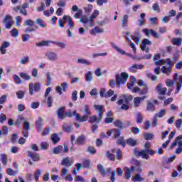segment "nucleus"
I'll use <instances>...</instances> for the list:
<instances>
[{
  "mask_svg": "<svg viewBox=\"0 0 182 182\" xmlns=\"http://www.w3.org/2000/svg\"><path fill=\"white\" fill-rule=\"evenodd\" d=\"M132 100H133V96L124 95L123 99H120L117 102V105L121 106V109L122 110H129V107H130V105H129V103H130V102H132Z\"/></svg>",
  "mask_w": 182,
  "mask_h": 182,
  "instance_id": "f257e3e1",
  "label": "nucleus"
},
{
  "mask_svg": "<svg viewBox=\"0 0 182 182\" xmlns=\"http://www.w3.org/2000/svg\"><path fill=\"white\" fill-rule=\"evenodd\" d=\"M81 112H82V113H84V115L80 117V114H76V120L77 122H87V119L90 117V114H92V112H90V106L85 105L83 107Z\"/></svg>",
  "mask_w": 182,
  "mask_h": 182,
  "instance_id": "f03ea898",
  "label": "nucleus"
},
{
  "mask_svg": "<svg viewBox=\"0 0 182 182\" xmlns=\"http://www.w3.org/2000/svg\"><path fill=\"white\" fill-rule=\"evenodd\" d=\"M129 80V74L122 73L120 75H117V87H120V85H126V82Z\"/></svg>",
  "mask_w": 182,
  "mask_h": 182,
  "instance_id": "7ed1b4c3",
  "label": "nucleus"
},
{
  "mask_svg": "<svg viewBox=\"0 0 182 182\" xmlns=\"http://www.w3.org/2000/svg\"><path fill=\"white\" fill-rule=\"evenodd\" d=\"M28 90L30 95L33 96V90L34 92H39L41 90V82H36L34 84L33 82H31L28 85Z\"/></svg>",
  "mask_w": 182,
  "mask_h": 182,
  "instance_id": "20e7f679",
  "label": "nucleus"
},
{
  "mask_svg": "<svg viewBox=\"0 0 182 182\" xmlns=\"http://www.w3.org/2000/svg\"><path fill=\"white\" fill-rule=\"evenodd\" d=\"M65 109H66V107H61L57 110V116L60 120H64L68 116L72 117V114L70 113L69 115H68V113L65 112Z\"/></svg>",
  "mask_w": 182,
  "mask_h": 182,
  "instance_id": "39448f33",
  "label": "nucleus"
},
{
  "mask_svg": "<svg viewBox=\"0 0 182 182\" xmlns=\"http://www.w3.org/2000/svg\"><path fill=\"white\" fill-rule=\"evenodd\" d=\"M114 95V91H113V90H109L108 92H106V89L102 88L100 90V97H105V99H107V97H112Z\"/></svg>",
  "mask_w": 182,
  "mask_h": 182,
  "instance_id": "423d86ee",
  "label": "nucleus"
},
{
  "mask_svg": "<svg viewBox=\"0 0 182 182\" xmlns=\"http://www.w3.org/2000/svg\"><path fill=\"white\" fill-rule=\"evenodd\" d=\"M3 22L5 24L6 29H11V28H12V26L14 25V21L12 20V17L9 15L5 16Z\"/></svg>",
  "mask_w": 182,
  "mask_h": 182,
  "instance_id": "0eeeda50",
  "label": "nucleus"
},
{
  "mask_svg": "<svg viewBox=\"0 0 182 182\" xmlns=\"http://www.w3.org/2000/svg\"><path fill=\"white\" fill-rule=\"evenodd\" d=\"M134 155L136 157H141V159H145V160H149L150 156H149V154H147V149H144L137 152H134Z\"/></svg>",
  "mask_w": 182,
  "mask_h": 182,
  "instance_id": "6e6552de",
  "label": "nucleus"
},
{
  "mask_svg": "<svg viewBox=\"0 0 182 182\" xmlns=\"http://www.w3.org/2000/svg\"><path fill=\"white\" fill-rule=\"evenodd\" d=\"M147 99V96L136 97L134 98V107L137 108L140 106L141 102Z\"/></svg>",
  "mask_w": 182,
  "mask_h": 182,
  "instance_id": "1a4fd4ad",
  "label": "nucleus"
},
{
  "mask_svg": "<svg viewBox=\"0 0 182 182\" xmlns=\"http://www.w3.org/2000/svg\"><path fill=\"white\" fill-rule=\"evenodd\" d=\"M75 144L78 146H85L86 144V136L81 134L77 136L75 141Z\"/></svg>",
  "mask_w": 182,
  "mask_h": 182,
  "instance_id": "9d476101",
  "label": "nucleus"
},
{
  "mask_svg": "<svg viewBox=\"0 0 182 182\" xmlns=\"http://www.w3.org/2000/svg\"><path fill=\"white\" fill-rule=\"evenodd\" d=\"M142 32L146 35V36H150V33L154 38H159V33L153 29L149 30L148 28H144L142 30Z\"/></svg>",
  "mask_w": 182,
  "mask_h": 182,
  "instance_id": "9b49d317",
  "label": "nucleus"
},
{
  "mask_svg": "<svg viewBox=\"0 0 182 182\" xmlns=\"http://www.w3.org/2000/svg\"><path fill=\"white\" fill-rule=\"evenodd\" d=\"M104 107H105L103 105H94V109H95V110L98 112L99 120H103L102 114L105 113V109H103Z\"/></svg>",
  "mask_w": 182,
  "mask_h": 182,
  "instance_id": "f8f14e48",
  "label": "nucleus"
},
{
  "mask_svg": "<svg viewBox=\"0 0 182 182\" xmlns=\"http://www.w3.org/2000/svg\"><path fill=\"white\" fill-rule=\"evenodd\" d=\"M46 58L50 60V62H55L58 60V54L55 52H47L46 53Z\"/></svg>",
  "mask_w": 182,
  "mask_h": 182,
  "instance_id": "ddd939ff",
  "label": "nucleus"
},
{
  "mask_svg": "<svg viewBox=\"0 0 182 182\" xmlns=\"http://www.w3.org/2000/svg\"><path fill=\"white\" fill-rule=\"evenodd\" d=\"M162 86L163 85L161 84H159L156 87V91L157 92V93L159 95H161V96H164V95H166V93H167V88L162 87Z\"/></svg>",
  "mask_w": 182,
  "mask_h": 182,
  "instance_id": "4468645a",
  "label": "nucleus"
},
{
  "mask_svg": "<svg viewBox=\"0 0 182 182\" xmlns=\"http://www.w3.org/2000/svg\"><path fill=\"white\" fill-rule=\"evenodd\" d=\"M73 165V160L66 157L64 158L61 161V166H65V167H72Z\"/></svg>",
  "mask_w": 182,
  "mask_h": 182,
  "instance_id": "2eb2a0df",
  "label": "nucleus"
},
{
  "mask_svg": "<svg viewBox=\"0 0 182 182\" xmlns=\"http://www.w3.org/2000/svg\"><path fill=\"white\" fill-rule=\"evenodd\" d=\"M27 154L28 157H31L33 161H39L41 160V157L39 156V154L32 153L30 151H27Z\"/></svg>",
  "mask_w": 182,
  "mask_h": 182,
  "instance_id": "dca6fc26",
  "label": "nucleus"
},
{
  "mask_svg": "<svg viewBox=\"0 0 182 182\" xmlns=\"http://www.w3.org/2000/svg\"><path fill=\"white\" fill-rule=\"evenodd\" d=\"M182 87V75L179 76L178 81L176 82V87L175 90V95H177Z\"/></svg>",
  "mask_w": 182,
  "mask_h": 182,
  "instance_id": "f3484780",
  "label": "nucleus"
},
{
  "mask_svg": "<svg viewBox=\"0 0 182 182\" xmlns=\"http://www.w3.org/2000/svg\"><path fill=\"white\" fill-rule=\"evenodd\" d=\"M77 63H78L79 65H85L86 66H90V65H92V62L85 58H77Z\"/></svg>",
  "mask_w": 182,
  "mask_h": 182,
  "instance_id": "a211bd4d",
  "label": "nucleus"
},
{
  "mask_svg": "<svg viewBox=\"0 0 182 182\" xmlns=\"http://www.w3.org/2000/svg\"><path fill=\"white\" fill-rule=\"evenodd\" d=\"M103 32H105V30L103 28L95 27L92 29V31H90V33L92 35H94V36H96L97 33H103Z\"/></svg>",
  "mask_w": 182,
  "mask_h": 182,
  "instance_id": "6ab92c4d",
  "label": "nucleus"
},
{
  "mask_svg": "<svg viewBox=\"0 0 182 182\" xmlns=\"http://www.w3.org/2000/svg\"><path fill=\"white\" fill-rule=\"evenodd\" d=\"M63 21H65L67 22L70 28H73L75 26V24L73 23V22H72V18H70V16H63Z\"/></svg>",
  "mask_w": 182,
  "mask_h": 182,
  "instance_id": "aec40b11",
  "label": "nucleus"
},
{
  "mask_svg": "<svg viewBox=\"0 0 182 182\" xmlns=\"http://www.w3.org/2000/svg\"><path fill=\"white\" fill-rule=\"evenodd\" d=\"M60 141V137H59V134L58 133L53 134L51 135V141H53V144H56V143H59Z\"/></svg>",
  "mask_w": 182,
  "mask_h": 182,
  "instance_id": "412c9836",
  "label": "nucleus"
},
{
  "mask_svg": "<svg viewBox=\"0 0 182 182\" xmlns=\"http://www.w3.org/2000/svg\"><path fill=\"white\" fill-rule=\"evenodd\" d=\"M146 45H152V43L147 38L144 39L142 41V44L141 45V50H146Z\"/></svg>",
  "mask_w": 182,
  "mask_h": 182,
  "instance_id": "4be33fe9",
  "label": "nucleus"
},
{
  "mask_svg": "<svg viewBox=\"0 0 182 182\" xmlns=\"http://www.w3.org/2000/svg\"><path fill=\"white\" fill-rule=\"evenodd\" d=\"M173 45L175 46H181L182 43V38H173L171 40Z\"/></svg>",
  "mask_w": 182,
  "mask_h": 182,
  "instance_id": "5701e85b",
  "label": "nucleus"
},
{
  "mask_svg": "<svg viewBox=\"0 0 182 182\" xmlns=\"http://www.w3.org/2000/svg\"><path fill=\"white\" fill-rule=\"evenodd\" d=\"M126 143H127V144H128V146H131L132 147L134 146H137V141H136L133 138H129V139H127Z\"/></svg>",
  "mask_w": 182,
  "mask_h": 182,
  "instance_id": "b1692460",
  "label": "nucleus"
},
{
  "mask_svg": "<svg viewBox=\"0 0 182 182\" xmlns=\"http://www.w3.org/2000/svg\"><path fill=\"white\" fill-rule=\"evenodd\" d=\"M43 121L42 118H39L36 122L37 132H41V130H42V124H43Z\"/></svg>",
  "mask_w": 182,
  "mask_h": 182,
  "instance_id": "393cba45",
  "label": "nucleus"
},
{
  "mask_svg": "<svg viewBox=\"0 0 182 182\" xmlns=\"http://www.w3.org/2000/svg\"><path fill=\"white\" fill-rule=\"evenodd\" d=\"M154 116L158 119H161V117H164V116H166V109H160L158 113L154 114Z\"/></svg>",
  "mask_w": 182,
  "mask_h": 182,
  "instance_id": "a878e982",
  "label": "nucleus"
},
{
  "mask_svg": "<svg viewBox=\"0 0 182 182\" xmlns=\"http://www.w3.org/2000/svg\"><path fill=\"white\" fill-rule=\"evenodd\" d=\"M161 70L162 73H165L166 75H170V73H171V66H169L168 68L166 66H163L161 68Z\"/></svg>",
  "mask_w": 182,
  "mask_h": 182,
  "instance_id": "bb28decb",
  "label": "nucleus"
},
{
  "mask_svg": "<svg viewBox=\"0 0 182 182\" xmlns=\"http://www.w3.org/2000/svg\"><path fill=\"white\" fill-rule=\"evenodd\" d=\"M97 169L99 170L100 174H102V176L103 177H105V176H106V169L105 168V167H103V165L102 164H98L97 165Z\"/></svg>",
  "mask_w": 182,
  "mask_h": 182,
  "instance_id": "cd10ccee",
  "label": "nucleus"
},
{
  "mask_svg": "<svg viewBox=\"0 0 182 182\" xmlns=\"http://www.w3.org/2000/svg\"><path fill=\"white\" fill-rule=\"evenodd\" d=\"M63 130H64V132H66V133H70V132H72V125L65 123L63 125Z\"/></svg>",
  "mask_w": 182,
  "mask_h": 182,
  "instance_id": "c85d7f7f",
  "label": "nucleus"
},
{
  "mask_svg": "<svg viewBox=\"0 0 182 182\" xmlns=\"http://www.w3.org/2000/svg\"><path fill=\"white\" fill-rule=\"evenodd\" d=\"M112 48H114V49H115V50H117V52H118V53H120L121 55H124V53H126L124 52V50H122V48H119L117 46H116V44H114V43H110Z\"/></svg>",
  "mask_w": 182,
  "mask_h": 182,
  "instance_id": "c756f323",
  "label": "nucleus"
},
{
  "mask_svg": "<svg viewBox=\"0 0 182 182\" xmlns=\"http://www.w3.org/2000/svg\"><path fill=\"white\" fill-rule=\"evenodd\" d=\"M112 48H114V49H115V50H117V52H118V53H120L121 55H124V53H126L124 52V50H122V48H119L117 46H116V44H114V43H110Z\"/></svg>",
  "mask_w": 182,
  "mask_h": 182,
  "instance_id": "7c9ffc66",
  "label": "nucleus"
},
{
  "mask_svg": "<svg viewBox=\"0 0 182 182\" xmlns=\"http://www.w3.org/2000/svg\"><path fill=\"white\" fill-rule=\"evenodd\" d=\"M117 144H119V146H122L123 147H125L126 141H124V137L119 136L117 141Z\"/></svg>",
  "mask_w": 182,
  "mask_h": 182,
  "instance_id": "2f4dec72",
  "label": "nucleus"
},
{
  "mask_svg": "<svg viewBox=\"0 0 182 182\" xmlns=\"http://www.w3.org/2000/svg\"><path fill=\"white\" fill-rule=\"evenodd\" d=\"M88 122L89 123H91V124H93L94 123H99L100 122H102V120H99V118H97L96 115H94L90 117V120Z\"/></svg>",
  "mask_w": 182,
  "mask_h": 182,
  "instance_id": "473e14b6",
  "label": "nucleus"
},
{
  "mask_svg": "<svg viewBox=\"0 0 182 182\" xmlns=\"http://www.w3.org/2000/svg\"><path fill=\"white\" fill-rule=\"evenodd\" d=\"M19 75L24 80H31V79H32V77L30 75L27 74L26 73H20Z\"/></svg>",
  "mask_w": 182,
  "mask_h": 182,
  "instance_id": "72a5a7b5",
  "label": "nucleus"
},
{
  "mask_svg": "<svg viewBox=\"0 0 182 182\" xmlns=\"http://www.w3.org/2000/svg\"><path fill=\"white\" fill-rule=\"evenodd\" d=\"M114 124L116 127H119V129H124V124H123V122L119 119L115 120L114 122Z\"/></svg>",
  "mask_w": 182,
  "mask_h": 182,
  "instance_id": "f704fd0d",
  "label": "nucleus"
},
{
  "mask_svg": "<svg viewBox=\"0 0 182 182\" xmlns=\"http://www.w3.org/2000/svg\"><path fill=\"white\" fill-rule=\"evenodd\" d=\"M127 19H129V15H124L121 23V26H122V28H124L126 25H127Z\"/></svg>",
  "mask_w": 182,
  "mask_h": 182,
  "instance_id": "c9c22d12",
  "label": "nucleus"
},
{
  "mask_svg": "<svg viewBox=\"0 0 182 182\" xmlns=\"http://www.w3.org/2000/svg\"><path fill=\"white\" fill-rule=\"evenodd\" d=\"M53 41H43L41 42L37 43L36 44V46H38L39 48H41L42 46H49V43H50Z\"/></svg>",
  "mask_w": 182,
  "mask_h": 182,
  "instance_id": "e433bc0d",
  "label": "nucleus"
},
{
  "mask_svg": "<svg viewBox=\"0 0 182 182\" xmlns=\"http://www.w3.org/2000/svg\"><path fill=\"white\" fill-rule=\"evenodd\" d=\"M147 93H149V87L147 85H144V89L139 90V95L141 96H146Z\"/></svg>",
  "mask_w": 182,
  "mask_h": 182,
  "instance_id": "4c0bfd02",
  "label": "nucleus"
},
{
  "mask_svg": "<svg viewBox=\"0 0 182 182\" xmlns=\"http://www.w3.org/2000/svg\"><path fill=\"white\" fill-rule=\"evenodd\" d=\"M134 85H136V77L132 76L131 77V81L127 84V86L128 89H132Z\"/></svg>",
  "mask_w": 182,
  "mask_h": 182,
  "instance_id": "58836bf2",
  "label": "nucleus"
},
{
  "mask_svg": "<svg viewBox=\"0 0 182 182\" xmlns=\"http://www.w3.org/2000/svg\"><path fill=\"white\" fill-rule=\"evenodd\" d=\"M93 80V74L92 72L89 71L85 74V81L86 82H92Z\"/></svg>",
  "mask_w": 182,
  "mask_h": 182,
  "instance_id": "ea45409f",
  "label": "nucleus"
},
{
  "mask_svg": "<svg viewBox=\"0 0 182 182\" xmlns=\"http://www.w3.org/2000/svg\"><path fill=\"white\" fill-rule=\"evenodd\" d=\"M125 178L126 180H129L130 178V175L132 174V170L130 169V168L129 167H125Z\"/></svg>",
  "mask_w": 182,
  "mask_h": 182,
  "instance_id": "a19ab883",
  "label": "nucleus"
},
{
  "mask_svg": "<svg viewBox=\"0 0 182 182\" xmlns=\"http://www.w3.org/2000/svg\"><path fill=\"white\" fill-rule=\"evenodd\" d=\"M14 82H15V83H16V85H22V83L23 82V80L22 79H21V77L18 75H14Z\"/></svg>",
  "mask_w": 182,
  "mask_h": 182,
  "instance_id": "79ce46f5",
  "label": "nucleus"
},
{
  "mask_svg": "<svg viewBox=\"0 0 182 182\" xmlns=\"http://www.w3.org/2000/svg\"><path fill=\"white\" fill-rule=\"evenodd\" d=\"M36 23L37 25H39L41 28H46V24H45V21L43 19L37 18L36 20Z\"/></svg>",
  "mask_w": 182,
  "mask_h": 182,
  "instance_id": "37998d69",
  "label": "nucleus"
},
{
  "mask_svg": "<svg viewBox=\"0 0 182 182\" xmlns=\"http://www.w3.org/2000/svg\"><path fill=\"white\" fill-rule=\"evenodd\" d=\"M146 110H149V112H154V110H156V107L154 106V105H153L152 102H149L147 104Z\"/></svg>",
  "mask_w": 182,
  "mask_h": 182,
  "instance_id": "c03bdc74",
  "label": "nucleus"
},
{
  "mask_svg": "<svg viewBox=\"0 0 182 182\" xmlns=\"http://www.w3.org/2000/svg\"><path fill=\"white\" fill-rule=\"evenodd\" d=\"M136 123L139 124H141L143 123V116H141V114L140 112L136 113Z\"/></svg>",
  "mask_w": 182,
  "mask_h": 182,
  "instance_id": "a18cd8bd",
  "label": "nucleus"
},
{
  "mask_svg": "<svg viewBox=\"0 0 182 182\" xmlns=\"http://www.w3.org/2000/svg\"><path fill=\"white\" fill-rule=\"evenodd\" d=\"M154 136V135H153V134L151 133H144V139L145 140H153V137Z\"/></svg>",
  "mask_w": 182,
  "mask_h": 182,
  "instance_id": "49530a36",
  "label": "nucleus"
},
{
  "mask_svg": "<svg viewBox=\"0 0 182 182\" xmlns=\"http://www.w3.org/2000/svg\"><path fill=\"white\" fill-rule=\"evenodd\" d=\"M10 33H11V36H13L14 38H18V36H19V31H18V29H16V28H13L10 31Z\"/></svg>",
  "mask_w": 182,
  "mask_h": 182,
  "instance_id": "de8ad7c7",
  "label": "nucleus"
},
{
  "mask_svg": "<svg viewBox=\"0 0 182 182\" xmlns=\"http://www.w3.org/2000/svg\"><path fill=\"white\" fill-rule=\"evenodd\" d=\"M132 181H144V178H141L140 174H136L132 178Z\"/></svg>",
  "mask_w": 182,
  "mask_h": 182,
  "instance_id": "09e8293b",
  "label": "nucleus"
},
{
  "mask_svg": "<svg viewBox=\"0 0 182 182\" xmlns=\"http://www.w3.org/2000/svg\"><path fill=\"white\" fill-rule=\"evenodd\" d=\"M106 156L109 160H111V161H114V160H116L114 155L109 151H106Z\"/></svg>",
  "mask_w": 182,
  "mask_h": 182,
  "instance_id": "8fccbe9b",
  "label": "nucleus"
},
{
  "mask_svg": "<svg viewBox=\"0 0 182 182\" xmlns=\"http://www.w3.org/2000/svg\"><path fill=\"white\" fill-rule=\"evenodd\" d=\"M53 43H54V45H57V46H59L61 49H65L66 48V43H65L53 41Z\"/></svg>",
  "mask_w": 182,
  "mask_h": 182,
  "instance_id": "3c124183",
  "label": "nucleus"
},
{
  "mask_svg": "<svg viewBox=\"0 0 182 182\" xmlns=\"http://www.w3.org/2000/svg\"><path fill=\"white\" fill-rule=\"evenodd\" d=\"M2 130L0 129V136H2V134H8L9 132V129L6 126H3Z\"/></svg>",
  "mask_w": 182,
  "mask_h": 182,
  "instance_id": "603ef678",
  "label": "nucleus"
},
{
  "mask_svg": "<svg viewBox=\"0 0 182 182\" xmlns=\"http://www.w3.org/2000/svg\"><path fill=\"white\" fill-rule=\"evenodd\" d=\"M120 130L117 129H114L112 130V134H113V137L114 139H117V137H119V136H120Z\"/></svg>",
  "mask_w": 182,
  "mask_h": 182,
  "instance_id": "864d4df0",
  "label": "nucleus"
},
{
  "mask_svg": "<svg viewBox=\"0 0 182 182\" xmlns=\"http://www.w3.org/2000/svg\"><path fill=\"white\" fill-rule=\"evenodd\" d=\"M18 171H14L12 168H7L6 173L9 176H16L18 174Z\"/></svg>",
  "mask_w": 182,
  "mask_h": 182,
  "instance_id": "5fc2aeb1",
  "label": "nucleus"
},
{
  "mask_svg": "<svg viewBox=\"0 0 182 182\" xmlns=\"http://www.w3.org/2000/svg\"><path fill=\"white\" fill-rule=\"evenodd\" d=\"M41 174H42V171H41V169H37V171H36V173L34 174V178H35L36 181H39V177H40Z\"/></svg>",
  "mask_w": 182,
  "mask_h": 182,
  "instance_id": "6e6d98bb",
  "label": "nucleus"
},
{
  "mask_svg": "<svg viewBox=\"0 0 182 182\" xmlns=\"http://www.w3.org/2000/svg\"><path fill=\"white\" fill-rule=\"evenodd\" d=\"M174 83H176V82L173 80L167 79L166 85L168 86V87H173L174 86Z\"/></svg>",
  "mask_w": 182,
  "mask_h": 182,
  "instance_id": "4d7b16f0",
  "label": "nucleus"
},
{
  "mask_svg": "<svg viewBox=\"0 0 182 182\" xmlns=\"http://www.w3.org/2000/svg\"><path fill=\"white\" fill-rule=\"evenodd\" d=\"M146 76L149 79H151V80H154V82H157V80H159V77L151 73L146 74Z\"/></svg>",
  "mask_w": 182,
  "mask_h": 182,
  "instance_id": "13d9d810",
  "label": "nucleus"
},
{
  "mask_svg": "<svg viewBox=\"0 0 182 182\" xmlns=\"http://www.w3.org/2000/svg\"><path fill=\"white\" fill-rule=\"evenodd\" d=\"M20 63L21 65H26V63H29V58L28 56H25L20 60Z\"/></svg>",
  "mask_w": 182,
  "mask_h": 182,
  "instance_id": "bf43d9fd",
  "label": "nucleus"
},
{
  "mask_svg": "<svg viewBox=\"0 0 182 182\" xmlns=\"http://www.w3.org/2000/svg\"><path fill=\"white\" fill-rule=\"evenodd\" d=\"M137 64H134L131 67H129V70L132 72V73H136L137 72Z\"/></svg>",
  "mask_w": 182,
  "mask_h": 182,
  "instance_id": "052dcab7",
  "label": "nucleus"
},
{
  "mask_svg": "<svg viewBox=\"0 0 182 182\" xmlns=\"http://www.w3.org/2000/svg\"><path fill=\"white\" fill-rule=\"evenodd\" d=\"M23 26L32 27L33 26V21L31 19H27L24 21Z\"/></svg>",
  "mask_w": 182,
  "mask_h": 182,
  "instance_id": "680f3d73",
  "label": "nucleus"
},
{
  "mask_svg": "<svg viewBox=\"0 0 182 182\" xmlns=\"http://www.w3.org/2000/svg\"><path fill=\"white\" fill-rule=\"evenodd\" d=\"M74 180L76 182H85V178H83V176H79V175H76Z\"/></svg>",
  "mask_w": 182,
  "mask_h": 182,
  "instance_id": "e2e57ef3",
  "label": "nucleus"
},
{
  "mask_svg": "<svg viewBox=\"0 0 182 182\" xmlns=\"http://www.w3.org/2000/svg\"><path fill=\"white\" fill-rule=\"evenodd\" d=\"M16 96L18 99H23L25 97V92L19 90L16 92Z\"/></svg>",
  "mask_w": 182,
  "mask_h": 182,
  "instance_id": "0e129e2a",
  "label": "nucleus"
},
{
  "mask_svg": "<svg viewBox=\"0 0 182 182\" xmlns=\"http://www.w3.org/2000/svg\"><path fill=\"white\" fill-rule=\"evenodd\" d=\"M62 149H63V146H58V147H55L53 149V153L54 154H59L62 151Z\"/></svg>",
  "mask_w": 182,
  "mask_h": 182,
  "instance_id": "69168bd1",
  "label": "nucleus"
},
{
  "mask_svg": "<svg viewBox=\"0 0 182 182\" xmlns=\"http://www.w3.org/2000/svg\"><path fill=\"white\" fill-rule=\"evenodd\" d=\"M153 11H155L156 12H158L159 14L160 12V6H159V4L154 3L152 6Z\"/></svg>",
  "mask_w": 182,
  "mask_h": 182,
  "instance_id": "338daca9",
  "label": "nucleus"
},
{
  "mask_svg": "<svg viewBox=\"0 0 182 182\" xmlns=\"http://www.w3.org/2000/svg\"><path fill=\"white\" fill-rule=\"evenodd\" d=\"M176 126L177 129H181V126H182V119H178L176 120Z\"/></svg>",
  "mask_w": 182,
  "mask_h": 182,
  "instance_id": "774afa93",
  "label": "nucleus"
}]
</instances>
